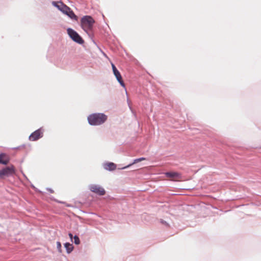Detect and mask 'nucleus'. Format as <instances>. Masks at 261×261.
Returning a JSON list of instances; mask_svg holds the SVG:
<instances>
[{"label":"nucleus","mask_w":261,"mask_h":261,"mask_svg":"<svg viewBox=\"0 0 261 261\" xmlns=\"http://www.w3.org/2000/svg\"><path fill=\"white\" fill-rule=\"evenodd\" d=\"M104 168L107 170L113 171L116 169V165L113 163H107L103 165Z\"/></svg>","instance_id":"obj_11"},{"label":"nucleus","mask_w":261,"mask_h":261,"mask_svg":"<svg viewBox=\"0 0 261 261\" xmlns=\"http://www.w3.org/2000/svg\"><path fill=\"white\" fill-rule=\"evenodd\" d=\"M43 132L41 129H39L33 132L29 137L31 141H36L39 138L42 137Z\"/></svg>","instance_id":"obj_7"},{"label":"nucleus","mask_w":261,"mask_h":261,"mask_svg":"<svg viewBox=\"0 0 261 261\" xmlns=\"http://www.w3.org/2000/svg\"><path fill=\"white\" fill-rule=\"evenodd\" d=\"M74 239V243L76 244L79 245L80 243V240L79 238V237L77 236H75L73 238Z\"/></svg>","instance_id":"obj_16"},{"label":"nucleus","mask_w":261,"mask_h":261,"mask_svg":"<svg viewBox=\"0 0 261 261\" xmlns=\"http://www.w3.org/2000/svg\"><path fill=\"white\" fill-rule=\"evenodd\" d=\"M57 249H58V251L60 253H61L62 252V246H61V244L60 242H57Z\"/></svg>","instance_id":"obj_14"},{"label":"nucleus","mask_w":261,"mask_h":261,"mask_svg":"<svg viewBox=\"0 0 261 261\" xmlns=\"http://www.w3.org/2000/svg\"><path fill=\"white\" fill-rule=\"evenodd\" d=\"M165 175L167 177L174 181L179 180L181 177L180 174L175 172H166L165 173Z\"/></svg>","instance_id":"obj_8"},{"label":"nucleus","mask_w":261,"mask_h":261,"mask_svg":"<svg viewBox=\"0 0 261 261\" xmlns=\"http://www.w3.org/2000/svg\"><path fill=\"white\" fill-rule=\"evenodd\" d=\"M61 11L63 12L64 13L66 14V15H67L72 19H76L77 18V16L74 14V13L71 10V9L66 5H65V6L63 7V9L61 10Z\"/></svg>","instance_id":"obj_9"},{"label":"nucleus","mask_w":261,"mask_h":261,"mask_svg":"<svg viewBox=\"0 0 261 261\" xmlns=\"http://www.w3.org/2000/svg\"><path fill=\"white\" fill-rule=\"evenodd\" d=\"M15 174V168L13 165L3 168L0 170V179H4Z\"/></svg>","instance_id":"obj_3"},{"label":"nucleus","mask_w":261,"mask_h":261,"mask_svg":"<svg viewBox=\"0 0 261 261\" xmlns=\"http://www.w3.org/2000/svg\"><path fill=\"white\" fill-rule=\"evenodd\" d=\"M112 67L113 73H114L115 76H116L117 81H118V82L120 83V84L122 86L124 87L125 84L122 80V76H121L119 71L117 69L116 67H115L114 64H113V63H112Z\"/></svg>","instance_id":"obj_6"},{"label":"nucleus","mask_w":261,"mask_h":261,"mask_svg":"<svg viewBox=\"0 0 261 261\" xmlns=\"http://www.w3.org/2000/svg\"><path fill=\"white\" fill-rule=\"evenodd\" d=\"M49 191H50V192H51V193H53V190H49Z\"/></svg>","instance_id":"obj_19"},{"label":"nucleus","mask_w":261,"mask_h":261,"mask_svg":"<svg viewBox=\"0 0 261 261\" xmlns=\"http://www.w3.org/2000/svg\"><path fill=\"white\" fill-rule=\"evenodd\" d=\"M145 160H146V159L145 158H141L135 159L134 161V162L132 164L137 163L138 162H140L142 161H144Z\"/></svg>","instance_id":"obj_15"},{"label":"nucleus","mask_w":261,"mask_h":261,"mask_svg":"<svg viewBox=\"0 0 261 261\" xmlns=\"http://www.w3.org/2000/svg\"><path fill=\"white\" fill-rule=\"evenodd\" d=\"M67 33L74 41L80 44H82L84 42L82 37L73 30L69 28L67 29Z\"/></svg>","instance_id":"obj_4"},{"label":"nucleus","mask_w":261,"mask_h":261,"mask_svg":"<svg viewBox=\"0 0 261 261\" xmlns=\"http://www.w3.org/2000/svg\"><path fill=\"white\" fill-rule=\"evenodd\" d=\"M10 161L9 156L6 153H0V164L3 165H7Z\"/></svg>","instance_id":"obj_10"},{"label":"nucleus","mask_w":261,"mask_h":261,"mask_svg":"<svg viewBox=\"0 0 261 261\" xmlns=\"http://www.w3.org/2000/svg\"><path fill=\"white\" fill-rule=\"evenodd\" d=\"M107 119V116L101 113L93 114L88 117L89 123L94 125H100L104 123Z\"/></svg>","instance_id":"obj_1"},{"label":"nucleus","mask_w":261,"mask_h":261,"mask_svg":"<svg viewBox=\"0 0 261 261\" xmlns=\"http://www.w3.org/2000/svg\"><path fill=\"white\" fill-rule=\"evenodd\" d=\"M52 4L57 7L60 11L63 9V7L65 6V5H64L62 2H53Z\"/></svg>","instance_id":"obj_12"},{"label":"nucleus","mask_w":261,"mask_h":261,"mask_svg":"<svg viewBox=\"0 0 261 261\" xmlns=\"http://www.w3.org/2000/svg\"><path fill=\"white\" fill-rule=\"evenodd\" d=\"M69 237H70V238L71 239H72L73 236H72V234L71 233H69Z\"/></svg>","instance_id":"obj_17"},{"label":"nucleus","mask_w":261,"mask_h":261,"mask_svg":"<svg viewBox=\"0 0 261 261\" xmlns=\"http://www.w3.org/2000/svg\"><path fill=\"white\" fill-rule=\"evenodd\" d=\"M161 223H162L164 224L167 225V223L165 221H164L163 220L161 221Z\"/></svg>","instance_id":"obj_18"},{"label":"nucleus","mask_w":261,"mask_h":261,"mask_svg":"<svg viewBox=\"0 0 261 261\" xmlns=\"http://www.w3.org/2000/svg\"><path fill=\"white\" fill-rule=\"evenodd\" d=\"M64 246L66 248V251L68 253H70L73 250V245L69 243H65L64 244Z\"/></svg>","instance_id":"obj_13"},{"label":"nucleus","mask_w":261,"mask_h":261,"mask_svg":"<svg viewBox=\"0 0 261 261\" xmlns=\"http://www.w3.org/2000/svg\"><path fill=\"white\" fill-rule=\"evenodd\" d=\"M91 191L99 195H103L105 194V190L103 188L98 185H92L89 187Z\"/></svg>","instance_id":"obj_5"},{"label":"nucleus","mask_w":261,"mask_h":261,"mask_svg":"<svg viewBox=\"0 0 261 261\" xmlns=\"http://www.w3.org/2000/svg\"><path fill=\"white\" fill-rule=\"evenodd\" d=\"M95 22L93 18L90 16H85L81 19V27L86 32L91 31Z\"/></svg>","instance_id":"obj_2"}]
</instances>
